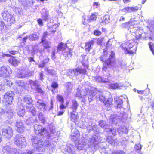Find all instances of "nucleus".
<instances>
[{"instance_id":"1","label":"nucleus","mask_w":154,"mask_h":154,"mask_svg":"<svg viewBox=\"0 0 154 154\" xmlns=\"http://www.w3.org/2000/svg\"><path fill=\"white\" fill-rule=\"evenodd\" d=\"M31 141L33 146L38 152H42L46 148H49L50 143L47 140H40L35 136H32Z\"/></svg>"},{"instance_id":"2","label":"nucleus","mask_w":154,"mask_h":154,"mask_svg":"<svg viewBox=\"0 0 154 154\" xmlns=\"http://www.w3.org/2000/svg\"><path fill=\"white\" fill-rule=\"evenodd\" d=\"M97 137L94 136L88 140L86 137H82L81 140H79L77 147L79 150H82L88 147L92 148L95 146L99 142L97 140Z\"/></svg>"},{"instance_id":"3","label":"nucleus","mask_w":154,"mask_h":154,"mask_svg":"<svg viewBox=\"0 0 154 154\" xmlns=\"http://www.w3.org/2000/svg\"><path fill=\"white\" fill-rule=\"evenodd\" d=\"M137 42H135L133 40L127 41L121 44L120 48L124 50L125 54H132L135 53L137 47L135 46V44L137 45Z\"/></svg>"},{"instance_id":"4","label":"nucleus","mask_w":154,"mask_h":154,"mask_svg":"<svg viewBox=\"0 0 154 154\" xmlns=\"http://www.w3.org/2000/svg\"><path fill=\"white\" fill-rule=\"evenodd\" d=\"M14 140V144L21 148L24 147L26 144L25 137L23 135L20 134H17Z\"/></svg>"},{"instance_id":"5","label":"nucleus","mask_w":154,"mask_h":154,"mask_svg":"<svg viewBox=\"0 0 154 154\" xmlns=\"http://www.w3.org/2000/svg\"><path fill=\"white\" fill-rule=\"evenodd\" d=\"M86 70L82 69L81 67H78L75 69H70L68 72V75L71 76H77L79 74H86Z\"/></svg>"},{"instance_id":"6","label":"nucleus","mask_w":154,"mask_h":154,"mask_svg":"<svg viewBox=\"0 0 154 154\" xmlns=\"http://www.w3.org/2000/svg\"><path fill=\"white\" fill-rule=\"evenodd\" d=\"M110 55L111 56V58H109L108 59L105 60L103 64V67L102 68V70L104 71H106L107 69V66L110 67L113 66L115 64L114 58V54L113 53H110Z\"/></svg>"},{"instance_id":"7","label":"nucleus","mask_w":154,"mask_h":154,"mask_svg":"<svg viewBox=\"0 0 154 154\" xmlns=\"http://www.w3.org/2000/svg\"><path fill=\"white\" fill-rule=\"evenodd\" d=\"M2 16L3 19L9 24L15 23V16L14 15H12L7 11H5L2 13Z\"/></svg>"},{"instance_id":"8","label":"nucleus","mask_w":154,"mask_h":154,"mask_svg":"<svg viewBox=\"0 0 154 154\" xmlns=\"http://www.w3.org/2000/svg\"><path fill=\"white\" fill-rule=\"evenodd\" d=\"M14 94L11 91H9L6 93L4 96V100L6 101V105L11 104L13 97Z\"/></svg>"},{"instance_id":"9","label":"nucleus","mask_w":154,"mask_h":154,"mask_svg":"<svg viewBox=\"0 0 154 154\" xmlns=\"http://www.w3.org/2000/svg\"><path fill=\"white\" fill-rule=\"evenodd\" d=\"M2 135L8 139H10L13 136V131L12 128L10 127L2 128Z\"/></svg>"},{"instance_id":"10","label":"nucleus","mask_w":154,"mask_h":154,"mask_svg":"<svg viewBox=\"0 0 154 154\" xmlns=\"http://www.w3.org/2000/svg\"><path fill=\"white\" fill-rule=\"evenodd\" d=\"M11 73V71L9 70L7 67L5 66H2L0 67V77L4 78L8 77Z\"/></svg>"},{"instance_id":"11","label":"nucleus","mask_w":154,"mask_h":154,"mask_svg":"<svg viewBox=\"0 0 154 154\" xmlns=\"http://www.w3.org/2000/svg\"><path fill=\"white\" fill-rule=\"evenodd\" d=\"M30 83L32 89L35 90L38 93L42 94H44V91L40 87V84L38 82L36 81H31Z\"/></svg>"},{"instance_id":"12","label":"nucleus","mask_w":154,"mask_h":154,"mask_svg":"<svg viewBox=\"0 0 154 154\" xmlns=\"http://www.w3.org/2000/svg\"><path fill=\"white\" fill-rule=\"evenodd\" d=\"M88 118V124L86 127L87 130L89 131L93 130L94 132H97L98 131V129L97 125H94L93 123V119H91L89 120Z\"/></svg>"},{"instance_id":"13","label":"nucleus","mask_w":154,"mask_h":154,"mask_svg":"<svg viewBox=\"0 0 154 154\" xmlns=\"http://www.w3.org/2000/svg\"><path fill=\"white\" fill-rule=\"evenodd\" d=\"M16 111L18 115L20 116H23L25 113L24 107L23 104L20 102H18L17 103Z\"/></svg>"},{"instance_id":"14","label":"nucleus","mask_w":154,"mask_h":154,"mask_svg":"<svg viewBox=\"0 0 154 154\" xmlns=\"http://www.w3.org/2000/svg\"><path fill=\"white\" fill-rule=\"evenodd\" d=\"M16 130L20 133H23L25 129L24 124L20 120H17L16 122Z\"/></svg>"},{"instance_id":"15","label":"nucleus","mask_w":154,"mask_h":154,"mask_svg":"<svg viewBox=\"0 0 154 154\" xmlns=\"http://www.w3.org/2000/svg\"><path fill=\"white\" fill-rule=\"evenodd\" d=\"M79 132L75 129L72 130L71 135V140L74 142L77 141L79 137Z\"/></svg>"},{"instance_id":"16","label":"nucleus","mask_w":154,"mask_h":154,"mask_svg":"<svg viewBox=\"0 0 154 154\" xmlns=\"http://www.w3.org/2000/svg\"><path fill=\"white\" fill-rule=\"evenodd\" d=\"M97 91L94 92L91 90H88L86 91V94L85 97H86L88 98V100L89 102H91L94 100V96L95 95Z\"/></svg>"},{"instance_id":"17","label":"nucleus","mask_w":154,"mask_h":154,"mask_svg":"<svg viewBox=\"0 0 154 154\" xmlns=\"http://www.w3.org/2000/svg\"><path fill=\"white\" fill-rule=\"evenodd\" d=\"M138 9L139 7L137 6L131 7H127L122 9L121 11L125 13L134 12H136Z\"/></svg>"},{"instance_id":"18","label":"nucleus","mask_w":154,"mask_h":154,"mask_svg":"<svg viewBox=\"0 0 154 154\" xmlns=\"http://www.w3.org/2000/svg\"><path fill=\"white\" fill-rule=\"evenodd\" d=\"M66 90L65 92V94L67 96L69 95L71 92L73 85L71 82H68L66 84Z\"/></svg>"},{"instance_id":"19","label":"nucleus","mask_w":154,"mask_h":154,"mask_svg":"<svg viewBox=\"0 0 154 154\" xmlns=\"http://www.w3.org/2000/svg\"><path fill=\"white\" fill-rule=\"evenodd\" d=\"M113 53V54H114V57H114V60H115V54H114V52L112 50L111 51H109L108 52H107L106 51H104V53H103V55H102L99 57L100 60L101 61L103 62H104L105 61H104V60H103V57H107L108 56H109V57L107 59L109 58H111V56L109 54L110 53Z\"/></svg>"},{"instance_id":"20","label":"nucleus","mask_w":154,"mask_h":154,"mask_svg":"<svg viewBox=\"0 0 154 154\" xmlns=\"http://www.w3.org/2000/svg\"><path fill=\"white\" fill-rule=\"evenodd\" d=\"M40 43H42L44 49H48L51 47V43L49 41L46 40H44L43 41L41 40L40 42ZM47 51L48 52H49V50L48 49Z\"/></svg>"},{"instance_id":"21","label":"nucleus","mask_w":154,"mask_h":154,"mask_svg":"<svg viewBox=\"0 0 154 154\" xmlns=\"http://www.w3.org/2000/svg\"><path fill=\"white\" fill-rule=\"evenodd\" d=\"M93 40H91L85 43V48L86 51H89L90 49L92 48V46L94 44Z\"/></svg>"},{"instance_id":"22","label":"nucleus","mask_w":154,"mask_h":154,"mask_svg":"<svg viewBox=\"0 0 154 154\" xmlns=\"http://www.w3.org/2000/svg\"><path fill=\"white\" fill-rule=\"evenodd\" d=\"M63 55L65 57H68V59H70L72 55V49L66 48L63 52Z\"/></svg>"},{"instance_id":"23","label":"nucleus","mask_w":154,"mask_h":154,"mask_svg":"<svg viewBox=\"0 0 154 154\" xmlns=\"http://www.w3.org/2000/svg\"><path fill=\"white\" fill-rule=\"evenodd\" d=\"M124 85L121 83H115L110 85V88L111 89H121L122 88Z\"/></svg>"},{"instance_id":"24","label":"nucleus","mask_w":154,"mask_h":154,"mask_svg":"<svg viewBox=\"0 0 154 154\" xmlns=\"http://www.w3.org/2000/svg\"><path fill=\"white\" fill-rule=\"evenodd\" d=\"M95 95L96 98L97 100L98 99L100 101L103 102L105 101V97L103 96L102 92L97 91Z\"/></svg>"},{"instance_id":"25","label":"nucleus","mask_w":154,"mask_h":154,"mask_svg":"<svg viewBox=\"0 0 154 154\" xmlns=\"http://www.w3.org/2000/svg\"><path fill=\"white\" fill-rule=\"evenodd\" d=\"M73 148L72 145L69 144L65 149V151L68 154H76L73 150Z\"/></svg>"},{"instance_id":"26","label":"nucleus","mask_w":154,"mask_h":154,"mask_svg":"<svg viewBox=\"0 0 154 154\" xmlns=\"http://www.w3.org/2000/svg\"><path fill=\"white\" fill-rule=\"evenodd\" d=\"M8 61L11 64L15 66H17L18 63H20L19 60L16 59L13 57L9 58Z\"/></svg>"},{"instance_id":"27","label":"nucleus","mask_w":154,"mask_h":154,"mask_svg":"<svg viewBox=\"0 0 154 154\" xmlns=\"http://www.w3.org/2000/svg\"><path fill=\"white\" fill-rule=\"evenodd\" d=\"M143 29H137L135 32L136 38L137 39H141L143 34Z\"/></svg>"},{"instance_id":"28","label":"nucleus","mask_w":154,"mask_h":154,"mask_svg":"<svg viewBox=\"0 0 154 154\" xmlns=\"http://www.w3.org/2000/svg\"><path fill=\"white\" fill-rule=\"evenodd\" d=\"M66 43H63L62 42L59 43L57 48V52H59L60 51H64L67 48Z\"/></svg>"},{"instance_id":"29","label":"nucleus","mask_w":154,"mask_h":154,"mask_svg":"<svg viewBox=\"0 0 154 154\" xmlns=\"http://www.w3.org/2000/svg\"><path fill=\"white\" fill-rule=\"evenodd\" d=\"M49 59L48 57H46L40 62L38 64V67L39 68H44L45 66L49 62Z\"/></svg>"},{"instance_id":"30","label":"nucleus","mask_w":154,"mask_h":154,"mask_svg":"<svg viewBox=\"0 0 154 154\" xmlns=\"http://www.w3.org/2000/svg\"><path fill=\"white\" fill-rule=\"evenodd\" d=\"M39 34L38 33H34L31 34L29 36V39L30 41H36L39 38Z\"/></svg>"},{"instance_id":"31","label":"nucleus","mask_w":154,"mask_h":154,"mask_svg":"<svg viewBox=\"0 0 154 154\" xmlns=\"http://www.w3.org/2000/svg\"><path fill=\"white\" fill-rule=\"evenodd\" d=\"M42 18L43 20L45 21H48L50 17L48 12L45 11L44 12H42Z\"/></svg>"},{"instance_id":"32","label":"nucleus","mask_w":154,"mask_h":154,"mask_svg":"<svg viewBox=\"0 0 154 154\" xmlns=\"http://www.w3.org/2000/svg\"><path fill=\"white\" fill-rule=\"evenodd\" d=\"M8 154H24L23 152L17 150L15 148H11Z\"/></svg>"},{"instance_id":"33","label":"nucleus","mask_w":154,"mask_h":154,"mask_svg":"<svg viewBox=\"0 0 154 154\" xmlns=\"http://www.w3.org/2000/svg\"><path fill=\"white\" fill-rule=\"evenodd\" d=\"M121 27L123 28H126L129 30V29L133 28V26H132L131 22H129L122 24L121 25Z\"/></svg>"},{"instance_id":"34","label":"nucleus","mask_w":154,"mask_h":154,"mask_svg":"<svg viewBox=\"0 0 154 154\" xmlns=\"http://www.w3.org/2000/svg\"><path fill=\"white\" fill-rule=\"evenodd\" d=\"M78 106L79 104L75 100H72L71 108L73 110V112H75L76 111Z\"/></svg>"},{"instance_id":"35","label":"nucleus","mask_w":154,"mask_h":154,"mask_svg":"<svg viewBox=\"0 0 154 154\" xmlns=\"http://www.w3.org/2000/svg\"><path fill=\"white\" fill-rule=\"evenodd\" d=\"M24 101L26 103L30 104L32 102V100L30 95H27L25 96L23 98Z\"/></svg>"},{"instance_id":"36","label":"nucleus","mask_w":154,"mask_h":154,"mask_svg":"<svg viewBox=\"0 0 154 154\" xmlns=\"http://www.w3.org/2000/svg\"><path fill=\"white\" fill-rule=\"evenodd\" d=\"M15 83L16 85L23 88H25V86L26 84V83L24 82L23 80H16Z\"/></svg>"},{"instance_id":"37","label":"nucleus","mask_w":154,"mask_h":154,"mask_svg":"<svg viewBox=\"0 0 154 154\" xmlns=\"http://www.w3.org/2000/svg\"><path fill=\"white\" fill-rule=\"evenodd\" d=\"M118 119V117L116 115H111L110 117V122L114 124H116L117 123Z\"/></svg>"},{"instance_id":"38","label":"nucleus","mask_w":154,"mask_h":154,"mask_svg":"<svg viewBox=\"0 0 154 154\" xmlns=\"http://www.w3.org/2000/svg\"><path fill=\"white\" fill-rule=\"evenodd\" d=\"M112 99L111 98H109L107 100H105L103 103H104L105 105L108 107H110L112 106Z\"/></svg>"},{"instance_id":"39","label":"nucleus","mask_w":154,"mask_h":154,"mask_svg":"<svg viewBox=\"0 0 154 154\" xmlns=\"http://www.w3.org/2000/svg\"><path fill=\"white\" fill-rule=\"evenodd\" d=\"M118 131L120 134H122L123 133H127L128 131L126 128L124 126L119 128L118 129Z\"/></svg>"},{"instance_id":"40","label":"nucleus","mask_w":154,"mask_h":154,"mask_svg":"<svg viewBox=\"0 0 154 154\" xmlns=\"http://www.w3.org/2000/svg\"><path fill=\"white\" fill-rule=\"evenodd\" d=\"M38 46V45H36L34 46L33 48V51L34 52H39L40 53L44 51V48H42V46Z\"/></svg>"},{"instance_id":"41","label":"nucleus","mask_w":154,"mask_h":154,"mask_svg":"<svg viewBox=\"0 0 154 154\" xmlns=\"http://www.w3.org/2000/svg\"><path fill=\"white\" fill-rule=\"evenodd\" d=\"M115 102L117 108H120L122 107L123 101L121 99L118 98Z\"/></svg>"},{"instance_id":"42","label":"nucleus","mask_w":154,"mask_h":154,"mask_svg":"<svg viewBox=\"0 0 154 154\" xmlns=\"http://www.w3.org/2000/svg\"><path fill=\"white\" fill-rule=\"evenodd\" d=\"M147 27L150 32L154 35V21L150 22Z\"/></svg>"},{"instance_id":"43","label":"nucleus","mask_w":154,"mask_h":154,"mask_svg":"<svg viewBox=\"0 0 154 154\" xmlns=\"http://www.w3.org/2000/svg\"><path fill=\"white\" fill-rule=\"evenodd\" d=\"M7 116L9 119H11L14 116L13 110L12 109H8L6 112Z\"/></svg>"},{"instance_id":"44","label":"nucleus","mask_w":154,"mask_h":154,"mask_svg":"<svg viewBox=\"0 0 154 154\" xmlns=\"http://www.w3.org/2000/svg\"><path fill=\"white\" fill-rule=\"evenodd\" d=\"M34 128L35 132L36 134H37L38 133V131H39L40 129L42 128V126L40 125L35 124L34 125Z\"/></svg>"},{"instance_id":"45","label":"nucleus","mask_w":154,"mask_h":154,"mask_svg":"<svg viewBox=\"0 0 154 154\" xmlns=\"http://www.w3.org/2000/svg\"><path fill=\"white\" fill-rule=\"evenodd\" d=\"M70 118L71 120L74 122H76L78 121L77 115L73 112L71 113Z\"/></svg>"},{"instance_id":"46","label":"nucleus","mask_w":154,"mask_h":154,"mask_svg":"<svg viewBox=\"0 0 154 154\" xmlns=\"http://www.w3.org/2000/svg\"><path fill=\"white\" fill-rule=\"evenodd\" d=\"M37 115L39 120L42 123H44L45 121V119L42 113L39 112Z\"/></svg>"},{"instance_id":"47","label":"nucleus","mask_w":154,"mask_h":154,"mask_svg":"<svg viewBox=\"0 0 154 154\" xmlns=\"http://www.w3.org/2000/svg\"><path fill=\"white\" fill-rule=\"evenodd\" d=\"M11 148L8 145H6L3 148V152L5 154H8Z\"/></svg>"},{"instance_id":"48","label":"nucleus","mask_w":154,"mask_h":154,"mask_svg":"<svg viewBox=\"0 0 154 154\" xmlns=\"http://www.w3.org/2000/svg\"><path fill=\"white\" fill-rule=\"evenodd\" d=\"M47 130L45 128H44L42 127V128L40 129L39 131H38V133L37 134H39L41 135H44L46 134H47Z\"/></svg>"},{"instance_id":"49","label":"nucleus","mask_w":154,"mask_h":154,"mask_svg":"<svg viewBox=\"0 0 154 154\" xmlns=\"http://www.w3.org/2000/svg\"><path fill=\"white\" fill-rule=\"evenodd\" d=\"M109 131H108V133H109V135H111V136L113 135L114 136L116 134V130L115 129H109Z\"/></svg>"},{"instance_id":"50","label":"nucleus","mask_w":154,"mask_h":154,"mask_svg":"<svg viewBox=\"0 0 154 154\" xmlns=\"http://www.w3.org/2000/svg\"><path fill=\"white\" fill-rule=\"evenodd\" d=\"M142 147V146L141 145L140 143H138L136 144L135 145V149L134 150L135 151H136L137 152H141V149Z\"/></svg>"},{"instance_id":"51","label":"nucleus","mask_w":154,"mask_h":154,"mask_svg":"<svg viewBox=\"0 0 154 154\" xmlns=\"http://www.w3.org/2000/svg\"><path fill=\"white\" fill-rule=\"evenodd\" d=\"M109 17L108 15H106L104 16L102 19V22L107 23H109Z\"/></svg>"},{"instance_id":"52","label":"nucleus","mask_w":154,"mask_h":154,"mask_svg":"<svg viewBox=\"0 0 154 154\" xmlns=\"http://www.w3.org/2000/svg\"><path fill=\"white\" fill-rule=\"evenodd\" d=\"M99 125L102 128L106 129L107 126L105 122L103 121H101L99 122Z\"/></svg>"},{"instance_id":"53","label":"nucleus","mask_w":154,"mask_h":154,"mask_svg":"<svg viewBox=\"0 0 154 154\" xmlns=\"http://www.w3.org/2000/svg\"><path fill=\"white\" fill-rule=\"evenodd\" d=\"M14 10L16 13H18L20 14L23 13V10L21 8L16 7L14 8Z\"/></svg>"},{"instance_id":"54","label":"nucleus","mask_w":154,"mask_h":154,"mask_svg":"<svg viewBox=\"0 0 154 154\" xmlns=\"http://www.w3.org/2000/svg\"><path fill=\"white\" fill-rule=\"evenodd\" d=\"M97 18V15L94 14H93L90 16L89 19L88 20L89 22H90L91 20H94Z\"/></svg>"},{"instance_id":"55","label":"nucleus","mask_w":154,"mask_h":154,"mask_svg":"<svg viewBox=\"0 0 154 154\" xmlns=\"http://www.w3.org/2000/svg\"><path fill=\"white\" fill-rule=\"evenodd\" d=\"M107 141L110 144H112L115 142V140L112 136H109L107 138Z\"/></svg>"},{"instance_id":"56","label":"nucleus","mask_w":154,"mask_h":154,"mask_svg":"<svg viewBox=\"0 0 154 154\" xmlns=\"http://www.w3.org/2000/svg\"><path fill=\"white\" fill-rule=\"evenodd\" d=\"M57 100L60 103H64V99L63 97L60 95H57L56 97Z\"/></svg>"},{"instance_id":"57","label":"nucleus","mask_w":154,"mask_h":154,"mask_svg":"<svg viewBox=\"0 0 154 154\" xmlns=\"http://www.w3.org/2000/svg\"><path fill=\"white\" fill-rule=\"evenodd\" d=\"M45 71L47 72L48 74L51 75H54L55 74V72L54 70L47 69Z\"/></svg>"},{"instance_id":"58","label":"nucleus","mask_w":154,"mask_h":154,"mask_svg":"<svg viewBox=\"0 0 154 154\" xmlns=\"http://www.w3.org/2000/svg\"><path fill=\"white\" fill-rule=\"evenodd\" d=\"M4 85L8 86H10L12 85L11 82L7 79H5L4 80Z\"/></svg>"},{"instance_id":"59","label":"nucleus","mask_w":154,"mask_h":154,"mask_svg":"<svg viewBox=\"0 0 154 154\" xmlns=\"http://www.w3.org/2000/svg\"><path fill=\"white\" fill-rule=\"evenodd\" d=\"M149 46L150 49L151 51L152 54L154 55V45L153 43L152 42H150L149 44Z\"/></svg>"},{"instance_id":"60","label":"nucleus","mask_w":154,"mask_h":154,"mask_svg":"<svg viewBox=\"0 0 154 154\" xmlns=\"http://www.w3.org/2000/svg\"><path fill=\"white\" fill-rule=\"evenodd\" d=\"M26 75V74H24L23 73V72H20V74L17 73V74L16 76L18 78H22L25 77V76H27Z\"/></svg>"},{"instance_id":"61","label":"nucleus","mask_w":154,"mask_h":154,"mask_svg":"<svg viewBox=\"0 0 154 154\" xmlns=\"http://www.w3.org/2000/svg\"><path fill=\"white\" fill-rule=\"evenodd\" d=\"M75 96L79 98H84L85 96L82 95L81 94V91L80 90H79L76 93Z\"/></svg>"},{"instance_id":"62","label":"nucleus","mask_w":154,"mask_h":154,"mask_svg":"<svg viewBox=\"0 0 154 154\" xmlns=\"http://www.w3.org/2000/svg\"><path fill=\"white\" fill-rule=\"evenodd\" d=\"M23 152L24 154H35L36 152L35 150H28L26 153H24Z\"/></svg>"},{"instance_id":"63","label":"nucleus","mask_w":154,"mask_h":154,"mask_svg":"<svg viewBox=\"0 0 154 154\" xmlns=\"http://www.w3.org/2000/svg\"><path fill=\"white\" fill-rule=\"evenodd\" d=\"M49 129L50 132L51 134H54L56 132L55 128L53 126L51 127V126L50 125L49 127Z\"/></svg>"},{"instance_id":"64","label":"nucleus","mask_w":154,"mask_h":154,"mask_svg":"<svg viewBox=\"0 0 154 154\" xmlns=\"http://www.w3.org/2000/svg\"><path fill=\"white\" fill-rule=\"evenodd\" d=\"M48 35V32H44L43 33V36L41 40H42L43 41L44 40H46V38L47 37Z\"/></svg>"}]
</instances>
